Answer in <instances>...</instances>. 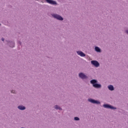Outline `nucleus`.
Here are the masks:
<instances>
[{
  "label": "nucleus",
  "mask_w": 128,
  "mask_h": 128,
  "mask_svg": "<svg viewBox=\"0 0 128 128\" xmlns=\"http://www.w3.org/2000/svg\"><path fill=\"white\" fill-rule=\"evenodd\" d=\"M53 18H56L57 20H63L64 18L56 14H54L52 15Z\"/></svg>",
  "instance_id": "nucleus-1"
},
{
  "label": "nucleus",
  "mask_w": 128,
  "mask_h": 128,
  "mask_svg": "<svg viewBox=\"0 0 128 128\" xmlns=\"http://www.w3.org/2000/svg\"><path fill=\"white\" fill-rule=\"evenodd\" d=\"M103 106L106 108H110V110H116V108L108 104L103 105Z\"/></svg>",
  "instance_id": "nucleus-2"
},
{
  "label": "nucleus",
  "mask_w": 128,
  "mask_h": 128,
  "mask_svg": "<svg viewBox=\"0 0 128 128\" xmlns=\"http://www.w3.org/2000/svg\"><path fill=\"white\" fill-rule=\"evenodd\" d=\"M91 64L96 68H98V66H100V63H98L96 60H92L91 62Z\"/></svg>",
  "instance_id": "nucleus-3"
},
{
  "label": "nucleus",
  "mask_w": 128,
  "mask_h": 128,
  "mask_svg": "<svg viewBox=\"0 0 128 128\" xmlns=\"http://www.w3.org/2000/svg\"><path fill=\"white\" fill-rule=\"evenodd\" d=\"M88 101L90 102H92V104H100V102L99 101L96 100L92 99H88Z\"/></svg>",
  "instance_id": "nucleus-4"
},
{
  "label": "nucleus",
  "mask_w": 128,
  "mask_h": 128,
  "mask_svg": "<svg viewBox=\"0 0 128 128\" xmlns=\"http://www.w3.org/2000/svg\"><path fill=\"white\" fill-rule=\"evenodd\" d=\"M79 76L80 78H82V80L84 79V78H88V76H86L83 73H80L79 74Z\"/></svg>",
  "instance_id": "nucleus-5"
},
{
  "label": "nucleus",
  "mask_w": 128,
  "mask_h": 128,
  "mask_svg": "<svg viewBox=\"0 0 128 128\" xmlns=\"http://www.w3.org/2000/svg\"><path fill=\"white\" fill-rule=\"evenodd\" d=\"M46 2L50 4H56V2L52 0H46Z\"/></svg>",
  "instance_id": "nucleus-6"
},
{
  "label": "nucleus",
  "mask_w": 128,
  "mask_h": 128,
  "mask_svg": "<svg viewBox=\"0 0 128 128\" xmlns=\"http://www.w3.org/2000/svg\"><path fill=\"white\" fill-rule=\"evenodd\" d=\"M93 86L94 88H102V86L100 84H98L96 83L95 84H94L93 85Z\"/></svg>",
  "instance_id": "nucleus-7"
},
{
  "label": "nucleus",
  "mask_w": 128,
  "mask_h": 128,
  "mask_svg": "<svg viewBox=\"0 0 128 128\" xmlns=\"http://www.w3.org/2000/svg\"><path fill=\"white\" fill-rule=\"evenodd\" d=\"M77 54L80 56H86V54L82 51L77 52Z\"/></svg>",
  "instance_id": "nucleus-8"
},
{
  "label": "nucleus",
  "mask_w": 128,
  "mask_h": 128,
  "mask_svg": "<svg viewBox=\"0 0 128 128\" xmlns=\"http://www.w3.org/2000/svg\"><path fill=\"white\" fill-rule=\"evenodd\" d=\"M18 108L21 110H26V107H24V106H18Z\"/></svg>",
  "instance_id": "nucleus-9"
},
{
  "label": "nucleus",
  "mask_w": 128,
  "mask_h": 128,
  "mask_svg": "<svg viewBox=\"0 0 128 128\" xmlns=\"http://www.w3.org/2000/svg\"><path fill=\"white\" fill-rule=\"evenodd\" d=\"M90 82H91V84H93V86H94V84H96L97 81H96V80H90Z\"/></svg>",
  "instance_id": "nucleus-10"
},
{
  "label": "nucleus",
  "mask_w": 128,
  "mask_h": 128,
  "mask_svg": "<svg viewBox=\"0 0 128 128\" xmlns=\"http://www.w3.org/2000/svg\"><path fill=\"white\" fill-rule=\"evenodd\" d=\"M108 90H114V86H112V85H110L109 86H108Z\"/></svg>",
  "instance_id": "nucleus-11"
},
{
  "label": "nucleus",
  "mask_w": 128,
  "mask_h": 128,
  "mask_svg": "<svg viewBox=\"0 0 128 128\" xmlns=\"http://www.w3.org/2000/svg\"><path fill=\"white\" fill-rule=\"evenodd\" d=\"M95 50L98 52H100V49L98 46L95 47Z\"/></svg>",
  "instance_id": "nucleus-12"
},
{
  "label": "nucleus",
  "mask_w": 128,
  "mask_h": 128,
  "mask_svg": "<svg viewBox=\"0 0 128 128\" xmlns=\"http://www.w3.org/2000/svg\"><path fill=\"white\" fill-rule=\"evenodd\" d=\"M54 108H55L56 110H62L60 107L58 106V105L55 106Z\"/></svg>",
  "instance_id": "nucleus-13"
},
{
  "label": "nucleus",
  "mask_w": 128,
  "mask_h": 128,
  "mask_svg": "<svg viewBox=\"0 0 128 128\" xmlns=\"http://www.w3.org/2000/svg\"><path fill=\"white\" fill-rule=\"evenodd\" d=\"M74 120H80V118H79L78 117H75V118H74Z\"/></svg>",
  "instance_id": "nucleus-14"
},
{
  "label": "nucleus",
  "mask_w": 128,
  "mask_h": 128,
  "mask_svg": "<svg viewBox=\"0 0 128 128\" xmlns=\"http://www.w3.org/2000/svg\"><path fill=\"white\" fill-rule=\"evenodd\" d=\"M11 92L12 94H16V91L14 90H13L11 91Z\"/></svg>",
  "instance_id": "nucleus-15"
},
{
  "label": "nucleus",
  "mask_w": 128,
  "mask_h": 128,
  "mask_svg": "<svg viewBox=\"0 0 128 128\" xmlns=\"http://www.w3.org/2000/svg\"><path fill=\"white\" fill-rule=\"evenodd\" d=\"M2 42H4V38H2Z\"/></svg>",
  "instance_id": "nucleus-16"
},
{
  "label": "nucleus",
  "mask_w": 128,
  "mask_h": 128,
  "mask_svg": "<svg viewBox=\"0 0 128 128\" xmlns=\"http://www.w3.org/2000/svg\"><path fill=\"white\" fill-rule=\"evenodd\" d=\"M13 46H12V48H14V43H12Z\"/></svg>",
  "instance_id": "nucleus-17"
},
{
  "label": "nucleus",
  "mask_w": 128,
  "mask_h": 128,
  "mask_svg": "<svg viewBox=\"0 0 128 128\" xmlns=\"http://www.w3.org/2000/svg\"><path fill=\"white\" fill-rule=\"evenodd\" d=\"M126 34H128V30L126 31Z\"/></svg>",
  "instance_id": "nucleus-18"
}]
</instances>
